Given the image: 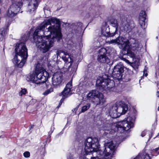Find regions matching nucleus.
Returning a JSON list of instances; mask_svg holds the SVG:
<instances>
[{
	"label": "nucleus",
	"mask_w": 159,
	"mask_h": 159,
	"mask_svg": "<svg viewBox=\"0 0 159 159\" xmlns=\"http://www.w3.org/2000/svg\"><path fill=\"white\" fill-rule=\"evenodd\" d=\"M59 19L52 17L45 20L35 30L34 41L43 53L49 51L56 40L61 38Z\"/></svg>",
	"instance_id": "obj_1"
},
{
	"label": "nucleus",
	"mask_w": 159,
	"mask_h": 159,
	"mask_svg": "<svg viewBox=\"0 0 159 159\" xmlns=\"http://www.w3.org/2000/svg\"><path fill=\"white\" fill-rule=\"evenodd\" d=\"M85 144L84 150L86 155L94 152H97L99 155V156L91 157V159H106L105 157L110 156L112 157L116 153V146L112 143H105L102 149H99L100 145L98 139L97 138H87L85 141Z\"/></svg>",
	"instance_id": "obj_2"
},
{
	"label": "nucleus",
	"mask_w": 159,
	"mask_h": 159,
	"mask_svg": "<svg viewBox=\"0 0 159 159\" xmlns=\"http://www.w3.org/2000/svg\"><path fill=\"white\" fill-rule=\"evenodd\" d=\"M111 75L108 72L103 73L102 76H99L96 80L97 87L100 90H105L107 89L110 92H118L117 87L115 86L114 81L110 79Z\"/></svg>",
	"instance_id": "obj_3"
},
{
	"label": "nucleus",
	"mask_w": 159,
	"mask_h": 159,
	"mask_svg": "<svg viewBox=\"0 0 159 159\" xmlns=\"http://www.w3.org/2000/svg\"><path fill=\"white\" fill-rule=\"evenodd\" d=\"M15 51L16 55L12 60L13 63L15 66L21 68L28 56L27 49L25 43H20L17 44Z\"/></svg>",
	"instance_id": "obj_4"
},
{
	"label": "nucleus",
	"mask_w": 159,
	"mask_h": 159,
	"mask_svg": "<svg viewBox=\"0 0 159 159\" xmlns=\"http://www.w3.org/2000/svg\"><path fill=\"white\" fill-rule=\"evenodd\" d=\"M130 117H127L122 121H119L116 124L114 131L122 133L133 127L134 123L130 120Z\"/></svg>",
	"instance_id": "obj_5"
},
{
	"label": "nucleus",
	"mask_w": 159,
	"mask_h": 159,
	"mask_svg": "<svg viewBox=\"0 0 159 159\" xmlns=\"http://www.w3.org/2000/svg\"><path fill=\"white\" fill-rule=\"evenodd\" d=\"M87 100L91 101L96 105H102L106 102L103 94L96 90H92L87 95Z\"/></svg>",
	"instance_id": "obj_6"
},
{
	"label": "nucleus",
	"mask_w": 159,
	"mask_h": 159,
	"mask_svg": "<svg viewBox=\"0 0 159 159\" xmlns=\"http://www.w3.org/2000/svg\"><path fill=\"white\" fill-rule=\"evenodd\" d=\"M128 109L127 105L125 103L121 102L118 107L116 106L114 109H112L109 111L110 116L113 118H118L121 115L125 114Z\"/></svg>",
	"instance_id": "obj_7"
},
{
	"label": "nucleus",
	"mask_w": 159,
	"mask_h": 159,
	"mask_svg": "<svg viewBox=\"0 0 159 159\" xmlns=\"http://www.w3.org/2000/svg\"><path fill=\"white\" fill-rule=\"evenodd\" d=\"M129 48L126 50L129 53L131 54V56L133 58H135V54L132 52V51L136 53L141 49L142 45L140 42L137 40L132 39H130L129 43Z\"/></svg>",
	"instance_id": "obj_8"
},
{
	"label": "nucleus",
	"mask_w": 159,
	"mask_h": 159,
	"mask_svg": "<svg viewBox=\"0 0 159 159\" xmlns=\"http://www.w3.org/2000/svg\"><path fill=\"white\" fill-rule=\"evenodd\" d=\"M50 70L52 72V70H35L36 79L37 81L38 80V83H44L47 80L48 78L50 77V75L48 73V71Z\"/></svg>",
	"instance_id": "obj_9"
},
{
	"label": "nucleus",
	"mask_w": 159,
	"mask_h": 159,
	"mask_svg": "<svg viewBox=\"0 0 159 159\" xmlns=\"http://www.w3.org/2000/svg\"><path fill=\"white\" fill-rule=\"evenodd\" d=\"M63 70H58L53 75L52 78V84L54 87H57L61 84L63 80Z\"/></svg>",
	"instance_id": "obj_10"
},
{
	"label": "nucleus",
	"mask_w": 159,
	"mask_h": 159,
	"mask_svg": "<svg viewBox=\"0 0 159 159\" xmlns=\"http://www.w3.org/2000/svg\"><path fill=\"white\" fill-rule=\"evenodd\" d=\"M107 43L109 44H117L118 45H120L125 50L128 49L129 48V41L120 36L118 37L116 39L111 40Z\"/></svg>",
	"instance_id": "obj_11"
},
{
	"label": "nucleus",
	"mask_w": 159,
	"mask_h": 159,
	"mask_svg": "<svg viewBox=\"0 0 159 159\" xmlns=\"http://www.w3.org/2000/svg\"><path fill=\"white\" fill-rule=\"evenodd\" d=\"M22 6V2H16L12 3L9 8L7 15L10 17L14 16L19 12Z\"/></svg>",
	"instance_id": "obj_12"
},
{
	"label": "nucleus",
	"mask_w": 159,
	"mask_h": 159,
	"mask_svg": "<svg viewBox=\"0 0 159 159\" xmlns=\"http://www.w3.org/2000/svg\"><path fill=\"white\" fill-rule=\"evenodd\" d=\"M72 79L66 84L64 90L61 93L62 95V97L60 100L59 105L57 107V108H59L60 107L65 99L67 97L68 95L70 92L72 88Z\"/></svg>",
	"instance_id": "obj_13"
},
{
	"label": "nucleus",
	"mask_w": 159,
	"mask_h": 159,
	"mask_svg": "<svg viewBox=\"0 0 159 159\" xmlns=\"http://www.w3.org/2000/svg\"><path fill=\"white\" fill-rule=\"evenodd\" d=\"M38 5L37 0H31L28 6V11L30 12H34L37 8Z\"/></svg>",
	"instance_id": "obj_14"
},
{
	"label": "nucleus",
	"mask_w": 159,
	"mask_h": 159,
	"mask_svg": "<svg viewBox=\"0 0 159 159\" xmlns=\"http://www.w3.org/2000/svg\"><path fill=\"white\" fill-rule=\"evenodd\" d=\"M146 16V14L144 11H140L139 17V22L141 26L143 29H145L146 27L145 26V20Z\"/></svg>",
	"instance_id": "obj_15"
},
{
	"label": "nucleus",
	"mask_w": 159,
	"mask_h": 159,
	"mask_svg": "<svg viewBox=\"0 0 159 159\" xmlns=\"http://www.w3.org/2000/svg\"><path fill=\"white\" fill-rule=\"evenodd\" d=\"M124 70H112L113 77L115 79L120 80L123 78V73Z\"/></svg>",
	"instance_id": "obj_16"
},
{
	"label": "nucleus",
	"mask_w": 159,
	"mask_h": 159,
	"mask_svg": "<svg viewBox=\"0 0 159 159\" xmlns=\"http://www.w3.org/2000/svg\"><path fill=\"white\" fill-rule=\"evenodd\" d=\"M26 80L29 82L37 84L38 83V81H37V79H36L35 70L32 73H30L27 77Z\"/></svg>",
	"instance_id": "obj_17"
},
{
	"label": "nucleus",
	"mask_w": 159,
	"mask_h": 159,
	"mask_svg": "<svg viewBox=\"0 0 159 159\" xmlns=\"http://www.w3.org/2000/svg\"><path fill=\"white\" fill-rule=\"evenodd\" d=\"M101 36H104L106 37L109 36L113 37L114 36H112V34H114V33L111 34L110 33L109 28L107 27L106 26H103L102 27L101 31Z\"/></svg>",
	"instance_id": "obj_18"
},
{
	"label": "nucleus",
	"mask_w": 159,
	"mask_h": 159,
	"mask_svg": "<svg viewBox=\"0 0 159 159\" xmlns=\"http://www.w3.org/2000/svg\"><path fill=\"white\" fill-rule=\"evenodd\" d=\"M110 23L111 25L113 27L116 28V30L114 34H112V36H114L117 34V29L118 28V20H117L114 19H111L110 21Z\"/></svg>",
	"instance_id": "obj_19"
},
{
	"label": "nucleus",
	"mask_w": 159,
	"mask_h": 159,
	"mask_svg": "<svg viewBox=\"0 0 159 159\" xmlns=\"http://www.w3.org/2000/svg\"><path fill=\"white\" fill-rule=\"evenodd\" d=\"M127 72L125 73V75H124L122 79L124 80L123 81L125 82H127L131 80L132 76L129 73L132 74L133 73V70H127Z\"/></svg>",
	"instance_id": "obj_20"
},
{
	"label": "nucleus",
	"mask_w": 159,
	"mask_h": 159,
	"mask_svg": "<svg viewBox=\"0 0 159 159\" xmlns=\"http://www.w3.org/2000/svg\"><path fill=\"white\" fill-rule=\"evenodd\" d=\"M98 60L101 62L108 63L109 60L106 55H99L98 56Z\"/></svg>",
	"instance_id": "obj_21"
},
{
	"label": "nucleus",
	"mask_w": 159,
	"mask_h": 159,
	"mask_svg": "<svg viewBox=\"0 0 159 159\" xmlns=\"http://www.w3.org/2000/svg\"><path fill=\"white\" fill-rule=\"evenodd\" d=\"M64 56H62L63 59L66 62L71 63L72 61V60L70 56L67 52H63Z\"/></svg>",
	"instance_id": "obj_22"
},
{
	"label": "nucleus",
	"mask_w": 159,
	"mask_h": 159,
	"mask_svg": "<svg viewBox=\"0 0 159 159\" xmlns=\"http://www.w3.org/2000/svg\"><path fill=\"white\" fill-rule=\"evenodd\" d=\"M125 18L124 19V20L123 23V25L125 30L127 31L132 29V26L128 22L127 20H126Z\"/></svg>",
	"instance_id": "obj_23"
},
{
	"label": "nucleus",
	"mask_w": 159,
	"mask_h": 159,
	"mask_svg": "<svg viewBox=\"0 0 159 159\" xmlns=\"http://www.w3.org/2000/svg\"><path fill=\"white\" fill-rule=\"evenodd\" d=\"M35 69V70H45L44 65L39 63L36 65Z\"/></svg>",
	"instance_id": "obj_24"
},
{
	"label": "nucleus",
	"mask_w": 159,
	"mask_h": 159,
	"mask_svg": "<svg viewBox=\"0 0 159 159\" xmlns=\"http://www.w3.org/2000/svg\"><path fill=\"white\" fill-rule=\"evenodd\" d=\"M90 106V103L87 104L86 105L83 106L82 107L80 113L84 112L89 109Z\"/></svg>",
	"instance_id": "obj_25"
},
{
	"label": "nucleus",
	"mask_w": 159,
	"mask_h": 159,
	"mask_svg": "<svg viewBox=\"0 0 159 159\" xmlns=\"http://www.w3.org/2000/svg\"><path fill=\"white\" fill-rule=\"evenodd\" d=\"M51 87H50L47 89L43 93V94L45 95H47L49 93H50L51 92H53V89L52 87V85H50Z\"/></svg>",
	"instance_id": "obj_26"
},
{
	"label": "nucleus",
	"mask_w": 159,
	"mask_h": 159,
	"mask_svg": "<svg viewBox=\"0 0 159 159\" xmlns=\"http://www.w3.org/2000/svg\"><path fill=\"white\" fill-rule=\"evenodd\" d=\"M124 67L121 63L117 64L114 67V70H124Z\"/></svg>",
	"instance_id": "obj_27"
},
{
	"label": "nucleus",
	"mask_w": 159,
	"mask_h": 159,
	"mask_svg": "<svg viewBox=\"0 0 159 159\" xmlns=\"http://www.w3.org/2000/svg\"><path fill=\"white\" fill-rule=\"evenodd\" d=\"M151 153H155V154H152V156H157L159 153V147L155 149H153L152 150Z\"/></svg>",
	"instance_id": "obj_28"
},
{
	"label": "nucleus",
	"mask_w": 159,
	"mask_h": 159,
	"mask_svg": "<svg viewBox=\"0 0 159 159\" xmlns=\"http://www.w3.org/2000/svg\"><path fill=\"white\" fill-rule=\"evenodd\" d=\"M99 52L100 55H106L107 50L104 48H102L99 50Z\"/></svg>",
	"instance_id": "obj_29"
},
{
	"label": "nucleus",
	"mask_w": 159,
	"mask_h": 159,
	"mask_svg": "<svg viewBox=\"0 0 159 159\" xmlns=\"http://www.w3.org/2000/svg\"><path fill=\"white\" fill-rule=\"evenodd\" d=\"M27 90L25 88H21V90L20 92L19 93V95L20 96H21L22 95H25L27 93Z\"/></svg>",
	"instance_id": "obj_30"
},
{
	"label": "nucleus",
	"mask_w": 159,
	"mask_h": 159,
	"mask_svg": "<svg viewBox=\"0 0 159 159\" xmlns=\"http://www.w3.org/2000/svg\"><path fill=\"white\" fill-rule=\"evenodd\" d=\"M52 126L51 128V130L48 132V137H49V138H48L46 139V141L47 142H48V140L49 139V140L48 143H49V142H50V138L51 137V135L52 133V132L53 131V130H52Z\"/></svg>",
	"instance_id": "obj_31"
},
{
	"label": "nucleus",
	"mask_w": 159,
	"mask_h": 159,
	"mask_svg": "<svg viewBox=\"0 0 159 159\" xmlns=\"http://www.w3.org/2000/svg\"><path fill=\"white\" fill-rule=\"evenodd\" d=\"M5 33V31L4 29L0 30V38L4 35Z\"/></svg>",
	"instance_id": "obj_32"
},
{
	"label": "nucleus",
	"mask_w": 159,
	"mask_h": 159,
	"mask_svg": "<svg viewBox=\"0 0 159 159\" xmlns=\"http://www.w3.org/2000/svg\"><path fill=\"white\" fill-rule=\"evenodd\" d=\"M23 156L25 158L29 157L30 156V153L28 151H26L24 153Z\"/></svg>",
	"instance_id": "obj_33"
},
{
	"label": "nucleus",
	"mask_w": 159,
	"mask_h": 159,
	"mask_svg": "<svg viewBox=\"0 0 159 159\" xmlns=\"http://www.w3.org/2000/svg\"><path fill=\"white\" fill-rule=\"evenodd\" d=\"M80 104H79L76 107L74 108L73 110H72V111H73V112H76V111L78 110V109L79 108L80 105Z\"/></svg>",
	"instance_id": "obj_34"
},
{
	"label": "nucleus",
	"mask_w": 159,
	"mask_h": 159,
	"mask_svg": "<svg viewBox=\"0 0 159 159\" xmlns=\"http://www.w3.org/2000/svg\"><path fill=\"white\" fill-rule=\"evenodd\" d=\"M147 70H143V76H145V77H147L148 75V73H147Z\"/></svg>",
	"instance_id": "obj_35"
},
{
	"label": "nucleus",
	"mask_w": 159,
	"mask_h": 159,
	"mask_svg": "<svg viewBox=\"0 0 159 159\" xmlns=\"http://www.w3.org/2000/svg\"><path fill=\"white\" fill-rule=\"evenodd\" d=\"M92 152L91 153H90V154H89L86 155V152H85V154H84V158H86V159H87V158L88 159H91V157H92L91 156L90 157H89H89L87 158L86 157V156L88 155H90V154H91L92 153Z\"/></svg>",
	"instance_id": "obj_36"
},
{
	"label": "nucleus",
	"mask_w": 159,
	"mask_h": 159,
	"mask_svg": "<svg viewBox=\"0 0 159 159\" xmlns=\"http://www.w3.org/2000/svg\"><path fill=\"white\" fill-rule=\"evenodd\" d=\"M153 135V133L152 132H151L150 134H149V139L148 141H149L151 138L152 137Z\"/></svg>",
	"instance_id": "obj_37"
},
{
	"label": "nucleus",
	"mask_w": 159,
	"mask_h": 159,
	"mask_svg": "<svg viewBox=\"0 0 159 159\" xmlns=\"http://www.w3.org/2000/svg\"><path fill=\"white\" fill-rule=\"evenodd\" d=\"M146 131L145 130L143 131L141 134V136L142 137H144L146 134Z\"/></svg>",
	"instance_id": "obj_38"
},
{
	"label": "nucleus",
	"mask_w": 159,
	"mask_h": 159,
	"mask_svg": "<svg viewBox=\"0 0 159 159\" xmlns=\"http://www.w3.org/2000/svg\"><path fill=\"white\" fill-rule=\"evenodd\" d=\"M34 126L35 125H32L30 124L29 127V130H30L32 129H33L34 128Z\"/></svg>",
	"instance_id": "obj_39"
},
{
	"label": "nucleus",
	"mask_w": 159,
	"mask_h": 159,
	"mask_svg": "<svg viewBox=\"0 0 159 159\" xmlns=\"http://www.w3.org/2000/svg\"><path fill=\"white\" fill-rule=\"evenodd\" d=\"M67 159H73V156L70 154L69 156L67 157Z\"/></svg>",
	"instance_id": "obj_40"
},
{
	"label": "nucleus",
	"mask_w": 159,
	"mask_h": 159,
	"mask_svg": "<svg viewBox=\"0 0 159 159\" xmlns=\"http://www.w3.org/2000/svg\"><path fill=\"white\" fill-rule=\"evenodd\" d=\"M42 149V150L43 149H45V148L43 147V146H40L39 148V149Z\"/></svg>",
	"instance_id": "obj_41"
},
{
	"label": "nucleus",
	"mask_w": 159,
	"mask_h": 159,
	"mask_svg": "<svg viewBox=\"0 0 159 159\" xmlns=\"http://www.w3.org/2000/svg\"><path fill=\"white\" fill-rule=\"evenodd\" d=\"M61 52V51H57V56H58L59 55V53L60 52Z\"/></svg>",
	"instance_id": "obj_42"
},
{
	"label": "nucleus",
	"mask_w": 159,
	"mask_h": 159,
	"mask_svg": "<svg viewBox=\"0 0 159 159\" xmlns=\"http://www.w3.org/2000/svg\"><path fill=\"white\" fill-rule=\"evenodd\" d=\"M156 95L157 97H159V91H158L157 92Z\"/></svg>",
	"instance_id": "obj_43"
},
{
	"label": "nucleus",
	"mask_w": 159,
	"mask_h": 159,
	"mask_svg": "<svg viewBox=\"0 0 159 159\" xmlns=\"http://www.w3.org/2000/svg\"><path fill=\"white\" fill-rule=\"evenodd\" d=\"M48 82H47V83L46 84V88L47 89H48V88H49V84H48Z\"/></svg>",
	"instance_id": "obj_44"
},
{
	"label": "nucleus",
	"mask_w": 159,
	"mask_h": 159,
	"mask_svg": "<svg viewBox=\"0 0 159 159\" xmlns=\"http://www.w3.org/2000/svg\"><path fill=\"white\" fill-rule=\"evenodd\" d=\"M144 76H143V75L141 77V78L140 80H139V82L140 81V80H142V79H144Z\"/></svg>",
	"instance_id": "obj_45"
},
{
	"label": "nucleus",
	"mask_w": 159,
	"mask_h": 159,
	"mask_svg": "<svg viewBox=\"0 0 159 159\" xmlns=\"http://www.w3.org/2000/svg\"><path fill=\"white\" fill-rule=\"evenodd\" d=\"M74 69H77V65H76L75 67L74 68Z\"/></svg>",
	"instance_id": "obj_46"
},
{
	"label": "nucleus",
	"mask_w": 159,
	"mask_h": 159,
	"mask_svg": "<svg viewBox=\"0 0 159 159\" xmlns=\"http://www.w3.org/2000/svg\"><path fill=\"white\" fill-rule=\"evenodd\" d=\"M48 68L49 69H52V68H51V66H48Z\"/></svg>",
	"instance_id": "obj_47"
},
{
	"label": "nucleus",
	"mask_w": 159,
	"mask_h": 159,
	"mask_svg": "<svg viewBox=\"0 0 159 159\" xmlns=\"http://www.w3.org/2000/svg\"><path fill=\"white\" fill-rule=\"evenodd\" d=\"M157 110L159 111V106L158 107Z\"/></svg>",
	"instance_id": "obj_48"
},
{
	"label": "nucleus",
	"mask_w": 159,
	"mask_h": 159,
	"mask_svg": "<svg viewBox=\"0 0 159 159\" xmlns=\"http://www.w3.org/2000/svg\"><path fill=\"white\" fill-rule=\"evenodd\" d=\"M67 70H66V71H64V70H63V71H64V73H65V72H66V71H67ZM68 70V71H69V70Z\"/></svg>",
	"instance_id": "obj_49"
},
{
	"label": "nucleus",
	"mask_w": 159,
	"mask_h": 159,
	"mask_svg": "<svg viewBox=\"0 0 159 159\" xmlns=\"http://www.w3.org/2000/svg\"><path fill=\"white\" fill-rule=\"evenodd\" d=\"M156 38L157 39H158V36H157V37H156Z\"/></svg>",
	"instance_id": "obj_50"
},
{
	"label": "nucleus",
	"mask_w": 159,
	"mask_h": 159,
	"mask_svg": "<svg viewBox=\"0 0 159 159\" xmlns=\"http://www.w3.org/2000/svg\"><path fill=\"white\" fill-rule=\"evenodd\" d=\"M2 2V0H0V3L1 2Z\"/></svg>",
	"instance_id": "obj_51"
},
{
	"label": "nucleus",
	"mask_w": 159,
	"mask_h": 159,
	"mask_svg": "<svg viewBox=\"0 0 159 159\" xmlns=\"http://www.w3.org/2000/svg\"><path fill=\"white\" fill-rule=\"evenodd\" d=\"M157 136H159V133L158 134Z\"/></svg>",
	"instance_id": "obj_52"
},
{
	"label": "nucleus",
	"mask_w": 159,
	"mask_h": 159,
	"mask_svg": "<svg viewBox=\"0 0 159 159\" xmlns=\"http://www.w3.org/2000/svg\"><path fill=\"white\" fill-rule=\"evenodd\" d=\"M108 71H109L110 70H107Z\"/></svg>",
	"instance_id": "obj_53"
}]
</instances>
